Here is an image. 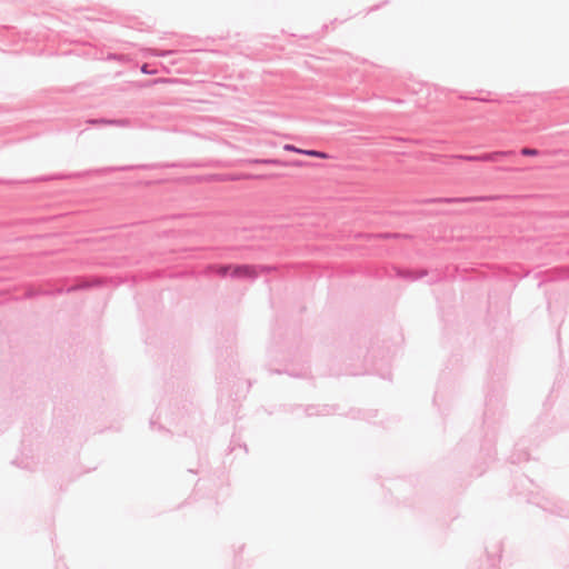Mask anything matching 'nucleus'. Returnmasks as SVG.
<instances>
[{
  "instance_id": "nucleus-2",
  "label": "nucleus",
  "mask_w": 569,
  "mask_h": 569,
  "mask_svg": "<svg viewBox=\"0 0 569 569\" xmlns=\"http://www.w3.org/2000/svg\"><path fill=\"white\" fill-rule=\"evenodd\" d=\"M513 154V151H493L481 154H460L459 159L470 162H498L502 158Z\"/></svg>"
},
{
  "instance_id": "nucleus-8",
  "label": "nucleus",
  "mask_w": 569,
  "mask_h": 569,
  "mask_svg": "<svg viewBox=\"0 0 569 569\" xmlns=\"http://www.w3.org/2000/svg\"><path fill=\"white\" fill-rule=\"evenodd\" d=\"M251 163L257 164H272V166H280V167H289V161H283L279 159H252L250 160Z\"/></svg>"
},
{
  "instance_id": "nucleus-3",
  "label": "nucleus",
  "mask_w": 569,
  "mask_h": 569,
  "mask_svg": "<svg viewBox=\"0 0 569 569\" xmlns=\"http://www.w3.org/2000/svg\"><path fill=\"white\" fill-rule=\"evenodd\" d=\"M231 278L236 279H251L258 277L257 268L250 264H238L232 268Z\"/></svg>"
},
{
  "instance_id": "nucleus-14",
  "label": "nucleus",
  "mask_w": 569,
  "mask_h": 569,
  "mask_svg": "<svg viewBox=\"0 0 569 569\" xmlns=\"http://www.w3.org/2000/svg\"><path fill=\"white\" fill-rule=\"evenodd\" d=\"M289 166H292V167H300V166H302V161H300V160L290 161V162H289Z\"/></svg>"
},
{
  "instance_id": "nucleus-15",
  "label": "nucleus",
  "mask_w": 569,
  "mask_h": 569,
  "mask_svg": "<svg viewBox=\"0 0 569 569\" xmlns=\"http://www.w3.org/2000/svg\"><path fill=\"white\" fill-rule=\"evenodd\" d=\"M168 81H170V79H163V78H161V79H156V80H153V83L168 82Z\"/></svg>"
},
{
  "instance_id": "nucleus-11",
  "label": "nucleus",
  "mask_w": 569,
  "mask_h": 569,
  "mask_svg": "<svg viewBox=\"0 0 569 569\" xmlns=\"http://www.w3.org/2000/svg\"><path fill=\"white\" fill-rule=\"evenodd\" d=\"M520 154L525 157H535L539 154V150L526 147L520 150Z\"/></svg>"
},
{
  "instance_id": "nucleus-4",
  "label": "nucleus",
  "mask_w": 569,
  "mask_h": 569,
  "mask_svg": "<svg viewBox=\"0 0 569 569\" xmlns=\"http://www.w3.org/2000/svg\"><path fill=\"white\" fill-rule=\"evenodd\" d=\"M283 150L300 153V154H306L309 157H316V158H320V159L328 158V154L323 151H318V150H313V149H300L293 144H284Z\"/></svg>"
},
{
  "instance_id": "nucleus-6",
  "label": "nucleus",
  "mask_w": 569,
  "mask_h": 569,
  "mask_svg": "<svg viewBox=\"0 0 569 569\" xmlns=\"http://www.w3.org/2000/svg\"><path fill=\"white\" fill-rule=\"evenodd\" d=\"M397 274L403 279L413 281V280H418V279H421L422 277H425L427 274V271L426 270H419V271L398 270Z\"/></svg>"
},
{
  "instance_id": "nucleus-10",
  "label": "nucleus",
  "mask_w": 569,
  "mask_h": 569,
  "mask_svg": "<svg viewBox=\"0 0 569 569\" xmlns=\"http://www.w3.org/2000/svg\"><path fill=\"white\" fill-rule=\"evenodd\" d=\"M210 268H214L217 270V273L221 277H224L228 274L229 270L232 268L230 264H222V266H211Z\"/></svg>"
},
{
  "instance_id": "nucleus-12",
  "label": "nucleus",
  "mask_w": 569,
  "mask_h": 569,
  "mask_svg": "<svg viewBox=\"0 0 569 569\" xmlns=\"http://www.w3.org/2000/svg\"><path fill=\"white\" fill-rule=\"evenodd\" d=\"M109 121H110V119L99 118V119H89L88 123L93 124V126H97V124H106V126H108Z\"/></svg>"
},
{
  "instance_id": "nucleus-13",
  "label": "nucleus",
  "mask_w": 569,
  "mask_h": 569,
  "mask_svg": "<svg viewBox=\"0 0 569 569\" xmlns=\"http://www.w3.org/2000/svg\"><path fill=\"white\" fill-rule=\"evenodd\" d=\"M141 72L144 73V74H154L157 72V70H151L149 69L148 64H143L141 67Z\"/></svg>"
},
{
  "instance_id": "nucleus-9",
  "label": "nucleus",
  "mask_w": 569,
  "mask_h": 569,
  "mask_svg": "<svg viewBox=\"0 0 569 569\" xmlns=\"http://www.w3.org/2000/svg\"><path fill=\"white\" fill-rule=\"evenodd\" d=\"M131 120L129 119H110V121L108 122V126H116L122 128L131 127Z\"/></svg>"
},
{
  "instance_id": "nucleus-5",
  "label": "nucleus",
  "mask_w": 569,
  "mask_h": 569,
  "mask_svg": "<svg viewBox=\"0 0 569 569\" xmlns=\"http://www.w3.org/2000/svg\"><path fill=\"white\" fill-rule=\"evenodd\" d=\"M102 283H103V279H101V278H92L90 280H81L77 284L67 288L66 292L70 293V292L77 291V290H84V289L100 286Z\"/></svg>"
},
{
  "instance_id": "nucleus-7",
  "label": "nucleus",
  "mask_w": 569,
  "mask_h": 569,
  "mask_svg": "<svg viewBox=\"0 0 569 569\" xmlns=\"http://www.w3.org/2000/svg\"><path fill=\"white\" fill-rule=\"evenodd\" d=\"M154 166L141 164V166H122V167H108L100 170V172H112V171H127L132 169H152Z\"/></svg>"
},
{
  "instance_id": "nucleus-1",
  "label": "nucleus",
  "mask_w": 569,
  "mask_h": 569,
  "mask_svg": "<svg viewBox=\"0 0 569 569\" xmlns=\"http://www.w3.org/2000/svg\"><path fill=\"white\" fill-rule=\"evenodd\" d=\"M500 199V196H480V197H445V198H430L426 199L423 203H470V202H486Z\"/></svg>"
}]
</instances>
